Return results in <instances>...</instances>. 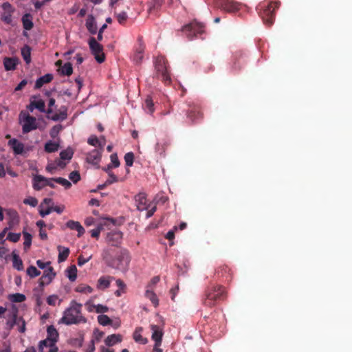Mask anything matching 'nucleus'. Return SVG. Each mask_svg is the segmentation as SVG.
<instances>
[{
  "label": "nucleus",
  "instance_id": "obj_1",
  "mask_svg": "<svg viewBox=\"0 0 352 352\" xmlns=\"http://www.w3.org/2000/svg\"><path fill=\"white\" fill-rule=\"evenodd\" d=\"M102 256L109 266L122 272L128 270L131 258L126 250L108 248L103 250Z\"/></svg>",
  "mask_w": 352,
  "mask_h": 352
},
{
  "label": "nucleus",
  "instance_id": "obj_2",
  "mask_svg": "<svg viewBox=\"0 0 352 352\" xmlns=\"http://www.w3.org/2000/svg\"><path fill=\"white\" fill-rule=\"evenodd\" d=\"M60 322L67 325L85 322L86 320L81 314V305L72 302L70 307L64 311Z\"/></svg>",
  "mask_w": 352,
  "mask_h": 352
},
{
  "label": "nucleus",
  "instance_id": "obj_3",
  "mask_svg": "<svg viewBox=\"0 0 352 352\" xmlns=\"http://www.w3.org/2000/svg\"><path fill=\"white\" fill-rule=\"evenodd\" d=\"M19 122L22 126L23 133H29L38 128L36 119L31 116L28 112L21 111L19 116Z\"/></svg>",
  "mask_w": 352,
  "mask_h": 352
},
{
  "label": "nucleus",
  "instance_id": "obj_4",
  "mask_svg": "<svg viewBox=\"0 0 352 352\" xmlns=\"http://www.w3.org/2000/svg\"><path fill=\"white\" fill-rule=\"evenodd\" d=\"M157 318H159V323L157 324H151L150 328L152 331L151 339L155 342L154 345L160 346L164 335V322L161 316H157Z\"/></svg>",
  "mask_w": 352,
  "mask_h": 352
},
{
  "label": "nucleus",
  "instance_id": "obj_5",
  "mask_svg": "<svg viewBox=\"0 0 352 352\" xmlns=\"http://www.w3.org/2000/svg\"><path fill=\"white\" fill-rule=\"evenodd\" d=\"M89 45L92 54L94 56L95 59L101 63L104 60V54L103 53L102 46L98 43L96 38L91 37L89 40Z\"/></svg>",
  "mask_w": 352,
  "mask_h": 352
},
{
  "label": "nucleus",
  "instance_id": "obj_6",
  "mask_svg": "<svg viewBox=\"0 0 352 352\" xmlns=\"http://www.w3.org/2000/svg\"><path fill=\"white\" fill-rule=\"evenodd\" d=\"M157 74L164 82L170 80V76L167 72L166 60L163 56H158L155 63Z\"/></svg>",
  "mask_w": 352,
  "mask_h": 352
},
{
  "label": "nucleus",
  "instance_id": "obj_7",
  "mask_svg": "<svg viewBox=\"0 0 352 352\" xmlns=\"http://www.w3.org/2000/svg\"><path fill=\"white\" fill-rule=\"evenodd\" d=\"M47 337L44 340H42L39 343V350L41 352H45V344L46 343H52V342H56L58 338V333L56 329L53 326H50L47 327Z\"/></svg>",
  "mask_w": 352,
  "mask_h": 352
},
{
  "label": "nucleus",
  "instance_id": "obj_8",
  "mask_svg": "<svg viewBox=\"0 0 352 352\" xmlns=\"http://www.w3.org/2000/svg\"><path fill=\"white\" fill-rule=\"evenodd\" d=\"M204 25L197 21H193L183 28V31L186 34L188 37H192L197 34H200L203 32Z\"/></svg>",
  "mask_w": 352,
  "mask_h": 352
},
{
  "label": "nucleus",
  "instance_id": "obj_9",
  "mask_svg": "<svg viewBox=\"0 0 352 352\" xmlns=\"http://www.w3.org/2000/svg\"><path fill=\"white\" fill-rule=\"evenodd\" d=\"M216 3L223 10L234 12L239 9L240 4L233 0H215Z\"/></svg>",
  "mask_w": 352,
  "mask_h": 352
},
{
  "label": "nucleus",
  "instance_id": "obj_10",
  "mask_svg": "<svg viewBox=\"0 0 352 352\" xmlns=\"http://www.w3.org/2000/svg\"><path fill=\"white\" fill-rule=\"evenodd\" d=\"M1 8L3 9V12L1 13L2 21L7 24H10L12 21V15L15 11V9L8 2L3 3Z\"/></svg>",
  "mask_w": 352,
  "mask_h": 352
},
{
  "label": "nucleus",
  "instance_id": "obj_11",
  "mask_svg": "<svg viewBox=\"0 0 352 352\" xmlns=\"http://www.w3.org/2000/svg\"><path fill=\"white\" fill-rule=\"evenodd\" d=\"M56 276L52 267H48L43 272V276L38 280V284L42 287L49 285Z\"/></svg>",
  "mask_w": 352,
  "mask_h": 352
},
{
  "label": "nucleus",
  "instance_id": "obj_12",
  "mask_svg": "<svg viewBox=\"0 0 352 352\" xmlns=\"http://www.w3.org/2000/svg\"><path fill=\"white\" fill-rule=\"evenodd\" d=\"M223 294V290L221 287H219L217 289H214L213 292H209L207 294V297L205 300V305L207 306H212L214 305L216 299L220 298Z\"/></svg>",
  "mask_w": 352,
  "mask_h": 352
},
{
  "label": "nucleus",
  "instance_id": "obj_13",
  "mask_svg": "<svg viewBox=\"0 0 352 352\" xmlns=\"http://www.w3.org/2000/svg\"><path fill=\"white\" fill-rule=\"evenodd\" d=\"M18 310L14 305H12V311L7 315L6 327L8 329H12L18 322L17 317Z\"/></svg>",
  "mask_w": 352,
  "mask_h": 352
},
{
  "label": "nucleus",
  "instance_id": "obj_14",
  "mask_svg": "<svg viewBox=\"0 0 352 352\" xmlns=\"http://www.w3.org/2000/svg\"><path fill=\"white\" fill-rule=\"evenodd\" d=\"M122 239V233L118 230L110 232L107 236V242L113 246H116L120 244Z\"/></svg>",
  "mask_w": 352,
  "mask_h": 352
},
{
  "label": "nucleus",
  "instance_id": "obj_15",
  "mask_svg": "<svg viewBox=\"0 0 352 352\" xmlns=\"http://www.w3.org/2000/svg\"><path fill=\"white\" fill-rule=\"evenodd\" d=\"M103 150L95 148L87 155V162L94 165H98L101 160V155Z\"/></svg>",
  "mask_w": 352,
  "mask_h": 352
},
{
  "label": "nucleus",
  "instance_id": "obj_16",
  "mask_svg": "<svg viewBox=\"0 0 352 352\" xmlns=\"http://www.w3.org/2000/svg\"><path fill=\"white\" fill-rule=\"evenodd\" d=\"M135 199L137 208L139 210L143 211L150 208V204H148L146 196L144 193H139L135 196Z\"/></svg>",
  "mask_w": 352,
  "mask_h": 352
},
{
  "label": "nucleus",
  "instance_id": "obj_17",
  "mask_svg": "<svg viewBox=\"0 0 352 352\" xmlns=\"http://www.w3.org/2000/svg\"><path fill=\"white\" fill-rule=\"evenodd\" d=\"M48 178L41 175H36L33 177V188L36 190H39L45 186H47Z\"/></svg>",
  "mask_w": 352,
  "mask_h": 352
},
{
  "label": "nucleus",
  "instance_id": "obj_18",
  "mask_svg": "<svg viewBox=\"0 0 352 352\" xmlns=\"http://www.w3.org/2000/svg\"><path fill=\"white\" fill-rule=\"evenodd\" d=\"M85 306L87 311L89 312L105 313L109 310L107 306L100 304L94 305L90 300L85 303Z\"/></svg>",
  "mask_w": 352,
  "mask_h": 352
},
{
  "label": "nucleus",
  "instance_id": "obj_19",
  "mask_svg": "<svg viewBox=\"0 0 352 352\" xmlns=\"http://www.w3.org/2000/svg\"><path fill=\"white\" fill-rule=\"evenodd\" d=\"M277 6L276 4H270L267 8L264 10L263 19L265 23L267 25H272L273 23L272 13L276 9Z\"/></svg>",
  "mask_w": 352,
  "mask_h": 352
},
{
  "label": "nucleus",
  "instance_id": "obj_20",
  "mask_svg": "<svg viewBox=\"0 0 352 352\" xmlns=\"http://www.w3.org/2000/svg\"><path fill=\"white\" fill-rule=\"evenodd\" d=\"M122 341V336L120 334H111L108 336L104 340L107 346H112Z\"/></svg>",
  "mask_w": 352,
  "mask_h": 352
},
{
  "label": "nucleus",
  "instance_id": "obj_21",
  "mask_svg": "<svg viewBox=\"0 0 352 352\" xmlns=\"http://www.w3.org/2000/svg\"><path fill=\"white\" fill-rule=\"evenodd\" d=\"M19 58L16 57L8 58L3 59V65L6 71L14 70L19 63Z\"/></svg>",
  "mask_w": 352,
  "mask_h": 352
},
{
  "label": "nucleus",
  "instance_id": "obj_22",
  "mask_svg": "<svg viewBox=\"0 0 352 352\" xmlns=\"http://www.w3.org/2000/svg\"><path fill=\"white\" fill-rule=\"evenodd\" d=\"M8 145L13 149L15 154H21L24 150V145L23 143L16 139H12L8 142Z\"/></svg>",
  "mask_w": 352,
  "mask_h": 352
},
{
  "label": "nucleus",
  "instance_id": "obj_23",
  "mask_svg": "<svg viewBox=\"0 0 352 352\" xmlns=\"http://www.w3.org/2000/svg\"><path fill=\"white\" fill-rule=\"evenodd\" d=\"M67 228L78 232V236L80 237L85 233V229L78 221H68L66 223Z\"/></svg>",
  "mask_w": 352,
  "mask_h": 352
},
{
  "label": "nucleus",
  "instance_id": "obj_24",
  "mask_svg": "<svg viewBox=\"0 0 352 352\" xmlns=\"http://www.w3.org/2000/svg\"><path fill=\"white\" fill-rule=\"evenodd\" d=\"M86 28L91 34L97 32V25L95 19L92 14H89L86 20Z\"/></svg>",
  "mask_w": 352,
  "mask_h": 352
},
{
  "label": "nucleus",
  "instance_id": "obj_25",
  "mask_svg": "<svg viewBox=\"0 0 352 352\" xmlns=\"http://www.w3.org/2000/svg\"><path fill=\"white\" fill-rule=\"evenodd\" d=\"M53 79V76L50 74H47L38 78L35 82V89H40L44 84L50 82Z\"/></svg>",
  "mask_w": 352,
  "mask_h": 352
},
{
  "label": "nucleus",
  "instance_id": "obj_26",
  "mask_svg": "<svg viewBox=\"0 0 352 352\" xmlns=\"http://www.w3.org/2000/svg\"><path fill=\"white\" fill-rule=\"evenodd\" d=\"M144 47L140 44L135 50L134 55L133 56V60L136 63L139 64L143 59L144 57Z\"/></svg>",
  "mask_w": 352,
  "mask_h": 352
},
{
  "label": "nucleus",
  "instance_id": "obj_27",
  "mask_svg": "<svg viewBox=\"0 0 352 352\" xmlns=\"http://www.w3.org/2000/svg\"><path fill=\"white\" fill-rule=\"evenodd\" d=\"M162 0H151L148 3V13L154 14L162 6Z\"/></svg>",
  "mask_w": 352,
  "mask_h": 352
},
{
  "label": "nucleus",
  "instance_id": "obj_28",
  "mask_svg": "<svg viewBox=\"0 0 352 352\" xmlns=\"http://www.w3.org/2000/svg\"><path fill=\"white\" fill-rule=\"evenodd\" d=\"M143 331L142 327H138L135 329L133 333V339L136 342L140 343L142 344H145L148 342V340L146 338H143L142 336V332Z\"/></svg>",
  "mask_w": 352,
  "mask_h": 352
},
{
  "label": "nucleus",
  "instance_id": "obj_29",
  "mask_svg": "<svg viewBox=\"0 0 352 352\" xmlns=\"http://www.w3.org/2000/svg\"><path fill=\"white\" fill-rule=\"evenodd\" d=\"M57 248L58 250V263L65 261L67 258L69 254V248L63 247L60 245H58Z\"/></svg>",
  "mask_w": 352,
  "mask_h": 352
},
{
  "label": "nucleus",
  "instance_id": "obj_30",
  "mask_svg": "<svg viewBox=\"0 0 352 352\" xmlns=\"http://www.w3.org/2000/svg\"><path fill=\"white\" fill-rule=\"evenodd\" d=\"M31 98L35 104L34 107H36V109L39 110L41 112H45V104L43 100L40 98L38 96H33Z\"/></svg>",
  "mask_w": 352,
  "mask_h": 352
},
{
  "label": "nucleus",
  "instance_id": "obj_31",
  "mask_svg": "<svg viewBox=\"0 0 352 352\" xmlns=\"http://www.w3.org/2000/svg\"><path fill=\"white\" fill-rule=\"evenodd\" d=\"M87 142L89 144L96 147L97 148L103 150L104 143L102 142L96 135H91L88 140Z\"/></svg>",
  "mask_w": 352,
  "mask_h": 352
},
{
  "label": "nucleus",
  "instance_id": "obj_32",
  "mask_svg": "<svg viewBox=\"0 0 352 352\" xmlns=\"http://www.w3.org/2000/svg\"><path fill=\"white\" fill-rule=\"evenodd\" d=\"M66 276L68 279L74 282L77 278V268L75 265H72L65 270Z\"/></svg>",
  "mask_w": 352,
  "mask_h": 352
},
{
  "label": "nucleus",
  "instance_id": "obj_33",
  "mask_svg": "<svg viewBox=\"0 0 352 352\" xmlns=\"http://www.w3.org/2000/svg\"><path fill=\"white\" fill-rule=\"evenodd\" d=\"M21 56L27 64L31 62V48L28 45H25L21 50Z\"/></svg>",
  "mask_w": 352,
  "mask_h": 352
},
{
  "label": "nucleus",
  "instance_id": "obj_34",
  "mask_svg": "<svg viewBox=\"0 0 352 352\" xmlns=\"http://www.w3.org/2000/svg\"><path fill=\"white\" fill-rule=\"evenodd\" d=\"M111 278L107 276H102L98 280L97 287L99 289H104L110 285Z\"/></svg>",
  "mask_w": 352,
  "mask_h": 352
},
{
  "label": "nucleus",
  "instance_id": "obj_35",
  "mask_svg": "<svg viewBox=\"0 0 352 352\" xmlns=\"http://www.w3.org/2000/svg\"><path fill=\"white\" fill-rule=\"evenodd\" d=\"M12 263H13V267L18 271H21L23 270V265L22 260L20 258L19 255H17L14 252H13V254H12Z\"/></svg>",
  "mask_w": 352,
  "mask_h": 352
},
{
  "label": "nucleus",
  "instance_id": "obj_36",
  "mask_svg": "<svg viewBox=\"0 0 352 352\" xmlns=\"http://www.w3.org/2000/svg\"><path fill=\"white\" fill-rule=\"evenodd\" d=\"M58 72L60 74L64 76H70L73 72L72 65L70 63H67L61 66L60 68H58Z\"/></svg>",
  "mask_w": 352,
  "mask_h": 352
},
{
  "label": "nucleus",
  "instance_id": "obj_37",
  "mask_svg": "<svg viewBox=\"0 0 352 352\" xmlns=\"http://www.w3.org/2000/svg\"><path fill=\"white\" fill-rule=\"evenodd\" d=\"M145 296L148 298L155 307H157L159 305V300L156 294L152 291V289H147L145 292Z\"/></svg>",
  "mask_w": 352,
  "mask_h": 352
},
{
  "label": "nucleus",
  "instance_id": "obj_38",
  "mask_svg": "<svg viewBox=\"0 0 352 352\" xmlns=\"http://www.w3.org/2000/svg\"><path fill=\"white\" fill-rule=\"evenodd\" d=\"M22 22H23V28L26 30H31L32 28L33 23H32V17H31L30 14H25L22 17Z\"/></svg>",
  "mask_w": 352,
  "mask_h": 352
},
{
  "label": "nucleus",
  "instance_id": "obj_39",
  "mask_svg": "<svg viewBox=\"0 0 352 352\" xmlns=\"http://www.w3.org/2000/svg\"><path fill=\"white\" fill-rule=\"evenodd\" d=\"M25 296L20 293L10 294L8 299L12 302H22L25 300Z\"/></svg>",
  "mask_w": 352,
  "mask_h": 352
},
{
  "label": "nucleus",
  "instance_id": "obj_40",
  "mask_svg": "<svg viewBox=\"0 0 352 352\" xmlns=\"http://www.w3.org/2000/svg\"><path fill=\"white\" fill-rule=\"evenodd\" d=\"M75 291L82 294H91L93 288L85 284H80L75 288Z\"/></svg>",
  "mask_w": 352,
  "mask_h": 352
},
{
  "label": "nucleus",
  "instance_id": "obj_41",
  "mask_svg": "<svg viewBox=\"0 0 352 352\" xmlns=\"http://www.w3.org/2000/svg\"><path fill=\"white\" fill-rule=\"evenodd\" d=\"M59 144L55 142L50 141L45 144V150L48 153L58 151Z\"/></svg>",
  "mask_w": 352,
  "mask_h": 352
},
{
  "label": "nucleus",
  "instance_id": "obj_42",
  "mask_svg": "<svg viewBox=\"0 0 352 352\" xmlns=\"http://www.w3.org/2000/svg\"><path fill=\"white\" fill-rule=\"evenodd\" d=\"M60 302L61 300L55 294L50 295L47 298V302L49 305L55 306L56 305H60Z\"/></svg>",
  "mask_w": 352,
  "mask_h": 352
},
{
  "label": "nucleus",
  "instance_id": "obj_43",
  "mask_svg": "<svg viewBox=\"0 0 352 352\" xmlns=\"http://www.w3.org/2000/svg\"><path fill=\"white\" fill-rule=\"evenodd\" d=\"M23 234L24 238V249L27 250L28 249L30 248L32 244V235L30 233L25 231L23 232Z\"/></svg>",
  "mask_w": 352,
  "mask_h": 352
},
{
  "label": "nucleus",
  "instance_id": "obj_44",
  "mask_svg": "<svg viewBox=\"0 0 352 352\" xmlns=\"http://www.w3.org/2000/svg\"><path fill=\"white\" fill-rule=\"evenodd\" d=\"M153 105L151 98L148 96L145 100L144 108L147 111V112L152 113L154 111Z\"/></svg>",
  "mask_w": 352,
  "mask_h": 352
},
{
  "label": "nucleus",
  "instance_id": "obj_45",
  "mask_svg": "<svg viewBox=\"0 0 352 352\" xmlns=\"http://www.w3.org/2000/svg\"><path fill=\"white\" fill-rule=\"evenodd\" d=\"M26 272H27V274L30 278H35L41 274V272L38 270H37L36 267L32 266V265L28 267Z\"/></svg>",
  "mask_w": 352,
  "mask_h": 352
},
{
  "label": "nucleus",
  "instance_id": "obj_46",
  "mask_svg": "<svg viewBox=\"0 0 352 352\" xmlns=\"http://www.w3.org/2000/svg\"><path fill=\"white\" fill-rule=\"evenodd\" d=\"M98 321L102 326L111 324V320L107 315H99L98 316Z\"/></svg>",
  "mask_w": 352,
  "mask_h": 352
},
{
  "label": "nucleus",
  "instance_id": "obj_47",
  "mask_svg": "<svg viewBox=\"0 0 352 352\" xmlns=\"http://www.w3.org/2000/svg\"><path fill=\"white\" fill-rule=\"evenodd\" d=\"M55 182L62 185L65 187V189H69L72 186V184L67 179L63 177H56L54 178Z\"/></svg>",
  "mask_w": 352,
  "mask_h": 352
},
{
  "label": "nucleus",
  "instance_id": "obj_48",
  "mask_svg": "<svg viewBox=\"0 0 352 352\" xmlns=\"http://www.w3.org/2000/svg\"><path fill=\"white\" fill-rule=\"evenodd\" d=\"M61 160H69L73 156V151L70 148H67L60 152V153Z\"/></svg>",
  "mask_w": 352,
  "mask_h": 352
},
{
  "label": "nucleus",
  "instance_id": "obj_49",
  "mask_svg": "<svg viewBox=\"0 0 352 352\" xmlns=\"http://www.w3.org/2000/svg\"><path fill=\"white\" fill-rule=\"evenodd\" d=\"M134 160V155L132 152H129L125 154L124 161L127 166H132Z\"/></svg>",
  "mask_w": 352,
  "mask_h": 352
},
{
  "label": "nucleus",
  "instance_id": "obj_50",
  "mask_svg": "<svg viewBox=\"0 0 352 352\" xmlns=\"http://www.w3.org/2000/svg\"><path fill=\"white\" fill-rule=\"evenodd\" d=\"M111 158V164L112 167L117 168L120 166V161L118 160V155L116 153H113L110 156Z\"/></svg>",
  "mask_w": 352,
  "mask_h": 352
},
{
  "label": "nucleus",
  "instance_id": "obj_51",
  "mask_svg": "<svg viewBox=\"0 0 352 352\" xmlns=\"http://www.w3.org/2000/svg\"><path fill=\"white\" fill-rule=\"evenodd\" d=\"M23 203L26 205L35 207L38 204V200L35 197H29L23 200Z\"/></svg>",
  "mask_w": 352,
  "mask_h": 352
},
{
  "label": "nucleus",
  "instance_id": "obj_52",
  "mask_svg": "<svg viewBox=\"0 0 352 352\" xmlns=\"http://www.w3.org/2000/svg\"><path fill=\"white\" fill-rule=\"evenodd\" d=\"M20 237H21L20 233L10 232L8 234L7 239H8L9 241H10L12 242L16 243L19 241Z\"/></svg>",
  "mask_w": 352,
  "mask_h": 352
},
{
  "label": "nucleus",
  "instance_id": "obj_53",
  "mask_svg": "<svg viewBox=\"0 0 352 352\" xmlns=\"http://www.w3.org/2000/svg\"><path fill=\"white\" fill-rule=\"evenodd\" d=\"M69 178L73 183L76 184L80 179V175L78 171H72Z\"/></svg>",
  "mask_w": 352,
  "mask_h": 352
},
{
  "label": "nucleus",
  "instance_id": "obj_54",
  "mask_svg": "<svg viewBox=\"0 0 352 352\" xmlns=\"http://www.w3.org/2000/svg\"><path fill=\"white\" fill-rule=\"evenodd\" d=\"M18 327V330L21 333L25 331V322L22 318H19L18 322L16 324Z\"/></svg>",
  "mask_w": 352,
  "mask_h": 352
},
{
  "label": "nucleus",
  "instance_id": "obj_55",
  "mask_svg": "<svg viewBox=\"0 0 352 352\" xmlns=\"http://www.w3.org/2000/svg\"><path fill=\"white\" fill-rule=\"evenodd\" d=\"M91 257H92L91 255H89L87 257H85L82 255H80L78 258V265L79 266L83 265L84 264L87 263L91 258Z\"/></svg>",
  "mask_w": 352,
  "mask_h": 352
},
{
  "label": "nucleus",
  "instance_id": "obj_56",
  "mask_svg": "<svg viewBox=\"0 0 352 352\" xmlns=\"http://www.w3.org/2000/svg\"><path fill=\"white\" fill-rule=\"evenodd\" d=\"M62 129V126L60 124L54 126L50 131V135L52 138H55L58 135Z\"/></svg>",
  "mask_w": 352,
  "mask_h": 352
},
{
  "label": "nucleus",
  "instance_id": "obj_57",
  "mask_svg": "<svg viewBox=\"0 0 352 352\" xmlns=\"http://www.w3.org/2000/svg\"><path fill=\"white\" fill-rule=\"evenodd\" d=\"M52 212V207L49 206L45 208H40L39 214L42 217H45V216L50 214Z\"/></svg>",
  "mask_w": 352,
  "mask_h": 352
},
{
  "label": "nucleus",
  "instance_id": "obj_58",
  "mask_svg": "<svg viewBox=\"0 0 352 352\" xmlns=\"http://www.w3.org/2000/svg\"><path fill=\"white\" fill-rule=\"evenodd\" d=\"M127 14L125 12H122L116 15V18L119 23H124L127 19Z\"/></svg>",
  "mask_w": 352,
  "mask_h": 352
},
{
  "label": "nucleus",
  "instance_id": "obj_59",
  "mask_svg": "<svg viewBox=\"0 0 352 352\" xmlns=\"http://www.w3.org/2000/svg\"><path fill=\"white\" fill-rule=\"evenodd\" d=\"M47 348L49 349L47 352H57L58 351V348L56 346V342H52L50 344L46 343L45 344V349Z\"/></svg>",
  "mask_w": 352,
  "mask_h": 352
},
{
  "label": "nucleus",
  "instance_id": "obj_60",
  "mask_svg": "<svg viewBox=\"0 0 352 352\" xmlns=\"http://www.w3.org/2000/svg\"><path fill=\"white\" fill-rule=\"evenodd\" d=\"M36 265L37 266L42 269V270H46L48 267L50 266V262H43L41 260H37L36 261Z\"/></svg>",
  "mask_w": 352,
  "mask_h": 352
},
{
  "label": "nucleus",
  "instance_id": "obj_61",
  "mask_svg": "<svg viewBox=\"0 0 352 352\" xmlns=\"http://www.w3.org/2000/svg\"><path fill=\"white\" fill-rule=\"evenodd\" d=\"M67 118V113L66 110H63L58 115H54L52 118L54 120H65Z\"/></svg>",
  "mask_w": 352,
  "mask_h": 352
},
{
  "label": "nucleus",
  "instance_id": "obj_62",
  "mask_svg": "<svg viewBox=\"0 0 352 352\" xmlns=\"http://www.w3.org/2000/svg\"><path fill=\"white\" fill-rule=\"evenodd\" d=\"M109 178L106 181L105 184H111L118 182V177L112 173H109Z\"/></svg>",
  "mask_w": 352,
  "mask_h": 352
},
{
  "label": "nucleus",
  "instance_id": "obj_63",
  "mask_svg": "<svg viewBox=\"0 0 352 352\" xmlns=\"http://www.w3.org/2000/svg\"><path fill=\"white\" fill-rule=\"evenodd\" d=\"M104 335V333L102 331H100L98 329H96L94 332V338L93 340L96 342H99L100 339L102 338Z\"/></svg>",
  "mask_w": 352,
  "mask_h": 352
},
{
  "label": "nucleus",
  "instance_id": "obj_64",
  "mask_svg": "<svg viewBox=\"0 0 352 352\" xmlns=\"http://www.w3.org/2000/svg\"><path fill=\"white\" fill-rule=\"evenodd\" d=\"M95 351V340H91L90 342L88 344L87 346L85 349V352H94Z\"/></svg>",
  "mask_w": 352,
  "mask_h": 352
}]
</instances>
